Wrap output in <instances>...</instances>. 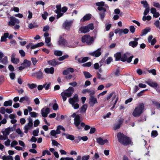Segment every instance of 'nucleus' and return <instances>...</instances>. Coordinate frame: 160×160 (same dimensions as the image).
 I'll return each mask as SVG.
<instances>
[{
  "label": "nucleus",
  "mask_w": 160,
  "mask_h": 160,
  "mask_svg": "<svg viewBox=\"0 0 160 160\" xmlns=\"http://www.w3.org/2000/svg\"><path fill=\"white\" fill-rule=\"evenodd\" d=\"M96 6H98L97 9L100 12L99 13L100 18L102 21L105 15V12L107 11V9L108 8V6L107 4H105L103 2H100L96 3Z\"/></svg>",
  "instance_id": "1"
},
{
  "label": "nucleus",
  "mask_w": 160,
  "mask_h": 160,
  "mask_svg": "<svg viewBox=\"0 0 160 160\" xmlns=\"http://www.w3.org/2000/svg\"><path fill=\"white\" fill-rule=\"evenodd\" d=\"M117 136L118 142L122 144L127 145L130 144L131 141L130 139L123 133L119 132L117 134Z\"/></svg>",
  "instance_id": "2"
},
{
  "label": "nucleus",
  "mask_w": 160,
  "mask_h": 160,
  "mask_svg": "<svg viewBox=\"0 0 160 160\" xmlns=\"http://www.w3.org/2000/svg\"><path fill=\"white\" fill-rule=\"evenodd\" d=\"M144 109V105L143 103H140L135 108L132 113L134 117L139 116L143 112Z\"/></svg>",
  "instance_id": "3"
},
{
  "label": "nucleus",
  "mask_w": 160,
  "mask_h": 160,
  "mask_svg": "<svg viewBox=\"0 0 160 160\" xmlns=\"http://www.w3.org/2000/svg\"><path fill=\"white\" fill-rule=\"evenodd\" d=\"M74 89L72 87H70L65 91L62 92L61 95L64 102L65 101L68 97H71L74 92Z\"/></svg>",
  "instance_id": "4"
},
{
  "label": "nucleus",
  "mask_w": 160,
  "mask_h": 160,
  "mask_svg": "<svg viewBox=\"0 0 160 160\" xmlns=\"http://www.w3.org/2000/svg\"><path fill=\"white\" fill-rule=\"evenodd\" d=\"M79 99L77 94H75L72 98H70L69 99V102L74 109H78L79 107V105L78 103Z\"/></svg>",
  "instance_id": "5"
},
{
  "label": "nucleus",
  "mask_w": 160,
  "mask_h": 160,
  "mask_svg": "<svg viewBox=\"0 0 160 160\" xmlns=\"http://www.w3.org/2000/svg\"><path fill=\"white\" fill-rule=\"evenodd\" d=\"M94 29V26L92 23H90L88 25L79 28V31L82 33H86L89 32L90 30H92Z\"/></svg>",
  "instance_id": "6"
},
{
  "label": "nucleus",
  "mask_w": 160,
  "mask_h": 160,
  "mask_svg": "<svg viewBox=\"0 0 160 160\" xmlns=\"http://www.w3.org/2000/svg\"><path fill=\"white\" fill-rule=\"evenodd\" d=\"M28 122L27 124H26L24 127V132L26 133H27L29 130L33 128V120L32 119L29 118L28 119Z\"/></svg>",
  "instance_id": "7"
},
{
  "label": "nucleus",
  "mask_w": 160,
  "mask_h": 160,
  "mask_svg": "<svg viewBox=\"0 0 160 160\" xmlns=\"http://www.w3.org/2000/svg\"><path fill=\"white\" fill-rule=\"evenodd\" d=\"M72 117L74 118V124L76 127L78 129H80L81 128L79 126L81 121L80 120V117L78 115H77L76 113H74L72 115Z\"/></svg>",
  "instance_id": "8"
},
{
  "label": "nucleus",
  "mask_w": 160,
  "mask_h": 160,
  "mask_svg": "<svg viewBox=\"0 0 160 160\" xmlns=\"http://www.w3.org/2000/svg\"><path fill=\"white\" fill-rule=\"evenodd\" d=\"M94 38L89 35H85L82 37V41L83 42H86L88 45L92 44L94 40Z\"/></svg>",
  "instance_id": "9"
},
{
  "label": "nucleus",
  "mask_w": 160,
  "mask_h": 160,
  "mask_svg": "<svg viewBox=\"0 0 160 160\" xmlns=\"http://www.w3.org/2000/svg\"><path fill=\"white\" fill-rule=\"evenodd\" d=\"M130 53L128 52L125 53L122 55L121 60L123 62L127 61L128 63L130 62L133 56L132 55L130 56Z\"/></svg>",
  "instance_id": "10"
},
{
  "label": "nucleus",
  "mask_w": 160,
  "mask_h": 160,
  "mask_svg": "<svg viewBox=\"0 0 160 160\" xmlns=\"http://www.w3.org/2000/svg\"><path fill=\"white\" fill-rule=\"evenodd\" d=\"M9 19L10 21L8 22V24L10 26H13L16 24H18L20 22L18 19L13 16L10 17Z\"/></svg>",
  "instance_id": "11"
},
{
  "label": "nucleus",
  "mask_w": 160,
  "mask_h": 160,
  "mask_svg": "<svg viewBox=\"0 0 160 160\" xmlns=\"http://www.w3.org/2000/svg\"><path fill=\"white\" fill-rule=\"evenodd\" d=\"M72 20H66L63 23L62 26L64 29L69 30L72 23Z\"/></svg>",
  "instance_id": "12"
},
{
  "label": "nucleus",
  "mask_w": 160,
  "mask_h": 160,
  "mask_svg": "<svg viewBox=\"0 0 160 160\" xmlns=\"http://www.w3.org/2000/svg\"><path fill=\"white\" fill-rule=\"evenodd\" d=\"M98 103L97 99L95 97H89L88 103L90 107H93Z\"/></svg>",
  "instance_id": "13"
},
{
  "label": "nucleus",
  "mask_w": 160,
  "mask_h": 160,
  "mask_svg": "<svg viewBox=\"0 0 160 160\" xmlns=\"http://www.w3.org/2000/svg\"><path fill=\"white\" fill-rule=\"evenodd\" d=\"M50 112V108H48L44 107L41 110L42 116L44 118L47 117Z\"/></svg>",
  "instance_id": "14"
},
{
  "label": "nucleus",
  "mask_w": 160,
  "mask_h": 160,
  "mask_svg": "<svg viewBox=\"0 0 160 160\" xmlns=\"http://www.w3.org/2000/svg\"><path fill=\"white\" fill-rule=\"evenodd\" d=\"M67 43V41L62 38V36H60L58 42V45L61 46H65L66 45Z\"/></svg>",
  "instance_id": "15"
},
{
  "label": "nucleus",
  "mask_w": 160,
  "mask_h": 160,
  "mask_svg": "<svg viewBox=\"0 0 160 160\" xmlns=\"http://www.w3.org/2000/svg\"><path fill=\"white\" fill-rule=\"evenodd\" d=\"M101 48H98L97 50L89 53V54L93 56H95L96 57H99L101 54Z\"/></svg>",
  "instance_id": "16"
},
{
  "label": "nucleus",
  "mask_w": 160,
  "mask_h": 160,
  "mask_svg": "<svg viewBox=\"0 0 160 160\" xmlns=\"http://www.w3.org/2000/svg\"><path fill=\"white\" fill-rule=\"evenodd\" d=\"M96 142L99 144L103 145L105 143H108V141L107 139H103L101 137H99L97 138Z\"/></svg>",
  "instance_id": "17"
},
{
  "label": "nucleus",
  "mask_w": 160,
  "mask_h": 160,
  "mask_svg": "<svg viewBox=\"0 0 160 160\" xmlns=\"http://www.w3.org/2000/svg\"><path fill=\"white\" fill-rule=\"evenodd\" d=\"M139 39V38H135L134 39V41H132L129 42V45L133 47L134 48L136 47L138 44V41Z\"/></svg>",
  "instance_id": "18"
},
{
  "label": "nucleus",
  "mask_w": 160,
  "mask_h": 160,
  "mask_svg": "<svg viewBox=\"0 0 160 160\" xmlns=\"http://www.w3.org/2000/svg\"><path fill=\"white\" fill-rule=\"evenodd\" d=\"M48 63L52 66H55L60 64L61 62L57 61L55 59L48 61Z\"/></svg>",
  "instance_id": "19"
},
{
  "label": "nucleus",
  "mask_w": 160,
  "mask_h": 160,
  "mask_svg": "<svg viewBox=\"0 0 160 160\" xmlns=\"http://www.w3.org/2000/svg\"><path fill=\"white\" fill-rule=\"evenodd\" d=\"M33 74L35 75L37 78L39 79H42L43 78V73L41 70H40L36 72L35 73H34Z\"/></svg>",
  "instance_id": "20"
},
{
  "label": "nucleus",
  "mask_w": 160,
  "mask_h": 160,
  "mask_svg": "<svg viewBox=\"0 0 160 160\" xmlns=\"http://www.w3.org/2000/svg\"><path fill=\"white\" fill-rule=\"evenodd\" d=\"M146 83L151 87L154 88H157L158 86V84L156 82L151 80L148 81Z\"/></svg>",
  "instance_id": "21"
},
{
  "label": "nucleus",
  "mask_w": 160,
  "mask_h": 160,
  "mask_svg": "<svg viewBox=\"0 0 160 160\" xmlns=\"http://www.w3.org/2000/svg\"><path fill=\"white\" fill-rule=\"evenodd\" d=\"M70 45H67L70 48H75L78 46V42L77 41H71L70 42Z\"/></svg>",
  "instance_id": "22"
},
{
  "label": "nucleus",
  "mask_w": 160,
  "mask_h": 160,
  "mask_svg": "<svg viewBox=\"0 0 160 160\" xmlns=\"http://www.w3.org/2000/svg\"><path fill=\"white\" fill-rule=\"evenodd\" d=\"M44 71L47 74H53L54 72V68L53 67L46 68L44 69Z\"/></svg>",
  "instance_id": "23"
},
{
  "label": "nucleus",
  "mask_w": 160,
  "mask_h": 160,
  "mask_svg": "<svg viewBox=\"0 0 160 160\" xmlns=\"http://www.w3.org/2000/svg\"><path fill=\"white\" fill-rule=\"evenodd\" d=\"M31 61L28 60L27 59H25L23 62L21 64V65L24 66L25 68H27L29 67L31 64Z\"/></svg>",
  "instance_id": "24"
},
{
  "label": "nucleus",
  "mask_w": 160,
  "mask_h": 160,
  "mask_svg": "<svg viewBox=\"0 0 160 160\" xmlns=\"http://www.w3.org/2000/svg\"><path fill=\"white\" fill-rule=\"evenodd\" d=\"M123 122V120L122 119H120L118 121V122L117 124H115L114 125L113 127V129L114 130H116L120 128L121 124Z\"/></svg>",
  "instance_id": "25"
},
{
  "label": "nucleus",
  "mask_w": 160,
  "mask_h": 160,
  "mask_svg": "<svg viewBox=\"0 0 160 160\" xmlns=\"http://www.w3.org/2000/svg\"><path fill=\"white\" fill-rule=\"evenodd\" d=\"M150 28L149 27H147L143 30L140 36H142L146 35L147 33L150 31Z\"/></svg>",
  "instance_id": "26"
},
{
  "label": "nucleus",
  "mask_w": 160,
  "mask_h": 160,
  "mask_svg": "<svg viewBox=\"0 0 160 160\" xmlns=\"http://www.w3.org/2000/svg\"><path fill=\"white\" fill-rule=\"evenodd\" d=\"M55 12L57 14V19L62 17L63 14V13H61V9H57V10L55 11Z\"/></svg>",
  "instance_id": "27"
},
{
  "label": "nucleus",
  "mask_w": 160,
  "mask_h": 160,
  "mask_svg": "<svg viewBox=\"0 0 160 160\" xmlns=\"http://www.w3.org/2000/svg\"><path fill=\"white\" fill-rule=\"evenodd\" d=\"M91 17V14H87L84 16L81 20L82 22H84L86 21L89 20Z\"/></svg>",
  "instance_id": "28"
},
{
  "label": "nucleus",
  "mask_w": 160,
  "mask_h": 160,
  "mask_svg": "<svg viewBox=\"0 0 160 160\" xmlns=\"http://www.w3.org/2000/svg\"><path fill=\"white\" fill-rule=\"evenodd\" d=\"M62 135L65 136L67 139H69L71 140H73L74 139V137L72 135L68 134L65 133H62Z\"/></svg>",
  "instance_id": "29"
},
{
  "label": "nucleus",
  "mask_w": 160,
  "mask_h": 160,
  "mask_svg": "<svg viewBox=\"0 0 160 160\" xmlns=\"http://www.w3.org/2000/svg\"><path fill=\"white\" fill-rule=\"evenodd\" d=\"M9 35L8 33H5L1 37V42H5L7 40V38H8Z\"/></svg>",
  "instance_id": "30"
},
{
  "label": "nucleus",
  "mask_w": 160,
  "mask_h": 160,
  "mask_svg": "<svg viewBox=\"0 0 160 160\" xmlns=\"http://www.w3.org/2000/svg\"><path fill=\"white\" fill-rule=\"evenodd\" d=\"M112 98H113V99L112 101V102H114V104H113V106L111 108V109H112L113 108H114L116 104V103H117V101L118 100V97H117L116 96V95H115Z\"/></svg>",
  "instance_id": "31"
},
{
  "label": "nucleus",
  "mask_w": 160,
  "mask_h": 160,
  "mask_svg": "<svg viewBox=\"0 0 160 160\" xmlns=\"http://www.w3.org/2000/svg\"><path fill=\"white\" fill-rule=\"evenodd\" d=\"M10 132V128H8L5 129L4 131L2 132L3 135L4 136H8L9 135Z\"/></svg>",
  "instance_id": "32"
},
{
  "label": "nucleus",
  "mask_w": 160,
  "mask_h": 160,
  "mask_svg": "<svg viewBox=\"0 0 160 160\" xmlns=\"http://www.w3.org/2000/svg\"><path fill=\"white\" fill-rule=\"evenodd\" d=\"M114 57L115 58V61L121 60L122 56L120 52H118L114 54Z\"/></svg>",
  "instance_id": "33"
},
{
  "label": "nucleus",
  "mask_w": 160,
  "mask_h": 160,
  "mask_svg": "<svg viewBox=\"0 0 160 160\" xmlns=\"http://www.w3.org/2000/svg\"><path fill=\"white\" fill-rule=\"evenodd\" d=\"M2 158L3 160H13V157L10 155H4L2 157Z\"/></svg>",
  "instance_id": "34"
},
{
  "label": "nucleus",
  "mask_w": 160,
  "mask_h": 160,
  "mask_svg": "<svg viewBox=\"0 0 160 160\" xmlns=\"http://www.w3.org/2000/svg\"><path fill=\"white\" fill-rule=\"evenodd\" d=\"M87 108V104H84L80 108V112L83 113H85Z\"/></svg>",
  "instance_id": "35"
},
{
  "label": "nucleus",
  "mask_w": 160,
  "mask_h": 160,
  "mask_svg": "<svg viewBox=\"0 0 160 160\" xmlns=\"http://www.w3.org/2000/svg\"><path fill=\"white\" fill-rule=\"evenodd\" d=\"M26 101L27 102H29V98L27 96H25L21 98L19 101L20 102H22L24 101Z\"/></svg>",
  "instance_id": "36"
},
{
  "label": "nucleus",
  "mask_w": 160,
  "mask_h": 160,
  "mask_svg": "<svg viewBox=\"0 0 160 160\" xmlns=\"http://www.w3.org/2000/svg\"><path fill=\"white\" fill-rule=\"evenodd\" d=\"M12 100H10L8 101H5L3 103V105L5 107L11 106H12Z\"/></svg>",
  "instance_id": "37"
},
{
  "label": "nucleus",
  "mask_w": 160,
  "mask_h": 160,
  "mask_svg": "<svg viewBox=\"0 0 160 160\" xmlns=\"http://www.w3.org/2000/svg\"><path fill=\"white\" fill-rule=\"evenodd\" d=\"M0 62L3 64L6 65L8 63V58L7 56H5L3 58L1 59L0 61Z\"/></svg>",
  "instance_id": "38"
},
{
  "label": "nucleus",
  "mask_w": 160,
  "mask_h": 160,
  "mask_svg": "<svg viewBox=\"0 0 160 160\" xmlns=\"http://www.w3.org/2000/svg\"><path fill=\"white\" fill-rule=\"evenodd\" d=\"M51 41V38L50 37H46L45 38V42L47 43V45L48 46H51V43H50Z\"/></svg>",
  "instance_id": "39"
},
{
  "label": "nucleus",
  "mask_w": 160,
  "mask_h": 160,
  "mask_svg": "<svg viewBox=\"0 0 160 160\" xmlns=\"http://www.w3.org/2000/svg\"><path fill=\"white\" fill-rule=\"evenodd\" d=\"M142 4L143 5V7L145 8H150L149 4H148L147 2L146 1H142L141 2Z\"/></svg>",
  "instance_id": "40"
},
{
  "label": "nucleus",
  "mask_w": 160,
  "mask_h": 160,
  "mask_svg": "<svg viewBox=\"0 0 160 160\" xmlns=\"http://www.w3.org/2000/svg\"><path fill=\"white\" fill-rule=\"evenodd\" d=\"M54 54L57 56L60 57L63 54L62 51L59 50H55L54 52Z\"/></svg>",
  "instance_id": "41"
},
{
  "label": "nucleus",
  "mask_w": 160,
  "mask_h": 160,
  "mask_svg": "<svg viewBox=\"0 0 160 160\" xmlns=\"http://www.w3.org/2000/svg\"><path fill=\"white\" fill-rule=\"evenodd\" d=\"M11 60L12 63L15 64H18L19 62V60L18 58H11Z\"/></svg>",
  "instance_id": "42"
},
{
  "label": "nucleus",
  "mask_w": 160,
  "mask_h": 160,
  "mask_svg": "<svg viewBox=\"0 0 160 160\" xmlns=\"http://www.w3.org/2000/svg\"><path fill=\"white\" fill-rule=\"evenodd\" d=\"M83 74L85 77L87 78H90L92 77V76L87 71H84Z\"/></svg>",
  "instance_id": "43"
},
{
  "label": "nucleus",
  "mask_w": 160,
  "mask_h": 160,
  "mask_svg": "<svg viewBox=\"0 0 160 160\" xmlns=\"http://www.w3.org/2000/svg\"><path fill=\"white\" fill-rule=\"evenodd\" d=\"M38 27V25H37L35 22L33 23H30L28 25V27L30 29H32L36 27Z\"/></svg>",
  "instance_id": "44"
},
{
  "label": "nucleus",
  "mask_w": 160,
  "mask_h": 160,
  "mask_svg": "<svg viewBox=\"0 0 160 160\" xmlns=\"http://www.w3.org/2000/svg\"><path fill=\"white\" fill-rule=\"evenodd\" d=\"M27 86L30 89H31L36 88L37 86V84H36L34 83H28L27 84Z\"/></svg>",
  "instance_id": "45"
},
{
  "label": "nucleus",
  "mask_w": 160,
  "mask_h": 160,
  "mask_svg": "<svg viewBox=\"0 0 160 160\" xmlns=\"http://www.w3.org/2000/svg\"><path fill=\"white\" fill-rule=\"evenodd\" d=\"M16 132L19 135H20L21 137H23L24 133L22 132V131L20 130V128H18L16 130Z\"/></svg>",
  "instance_id": "46"
},
{
  "label": "nucleus",
  "mask_w": 160,
  "mask_h": 160,
  "mask_svg": "<svg viewBox=\"0 0 160 160\" xmlns=\"http://www.w3.org/2000/svg\"><path fill=\"white\" fill-rule=\"evenodd\" d=\"M46 154H47L48 155H51V153L50 152V151L48 150H44L42 151V156H44Z\"/></svg>",
  "instance_id": "47"
},
{
  "label": "nucleus",
  "mask_w": 160,
  "mask_h": 160,
  "mask_svg": "<svg viewBox=\"0 0 160 160\" xmlns=\"http://www.w3.org/2000/svg\"><path fill=\"white\" fill-rule=\"evenodd\" d=\"M154 24L156 27L160 30V22L158 20L155 21L154 23Z\"/></svg>",
  "instance_id": "48"
},
{
  "label": "nucleus",
  "mask_w": 160,
  "mask_h": 160,
  "mask_svg": "<svg viewBox=\"0 0 160 160\" xmlns=\"http://www.w3.org/2000/svg\"><path fill=\"white\" fill-rule=\"evenodd\" d=\"M89 155H83L81 157V160H88L90 158Z\"/></svg>",
  "instance_id": "49"
},
{
  "label": "nucleus",
  "mask_w": 160,
  "mask_h": 160,
  "mask_svg": "<svg viewBox=\"0 0 160 160\" xmlns=\"http://www.w3.org/2000/svg\"><path fill=\"white\" fill-rule=\"evenodd\" d=\"M158 135V132L157 131H152L151 132V136L153 138H155Z\"/></svg>",
  "instance_id": "50"
},
{
  "label": "nucleus",
  "mask_w": 160,
  "mask_h": 160,
  "mask_svg": "<svg viewBox=\"0 0 160 160\" xmlns=\"http://www.w3.org/2000/svg\"><path fill=\"white\" fill-rule=\"evenodd\" d=\"M50 84L51 83L50 82L48 83L47 82L43 85V87L45 88V90H47L49 89Z\"/></svg>",
  "instance_id": "51"
},
{
  "label": "nucleus",
  "mask_w": 160,
  "mask_h": 160,
  "mask_svg": "<svg viewBox=\"0 0 160 160\" xmlns=\"http://www.w3.org/2000/svg\"><path fill=\"white\" fill-rule=\"evenodd\" d=\"M48 15V14L47 12H44V13L42 14V16L43 19L46 20Z\"/></svg>",
  "instance_id": "52"
},
{
  "label": "nucleus",
  "mask_w": 160,
  "mask_h": 160,
  "mask_svg": "<svg viewBox=\"0 0 160 160\" xmlns=\"http://www.w3.org/2000/svg\"><path fill=\"white\" fill-rule=\"evenodd\" d=\"M9 76L11 79L12 80H13L15 79V74L14 72H11L9 74Z\"/></svg>",
  "instance_id": "53"
},
{
  "label": "nucleus",
  "mask_w": 160,
  "mask_h": 160,
  "mask_svg": "<svg viewBox=\"0 0 160 160\" xmlns=\"http://www.w3.org/2000/svg\"><path fill=\"white\" fill-rule=\"evenodd\" d=\"M6 109L4 107H1L0 108V112L2 114H4L6 112Z\"/></svg>",
  "instance_id": "54"
},
{
  "label": "nucleus",
  "mask_w": 160,
  "mask_h": 160,
  "mask_svg": "<svg viewBox=\"0 0 160 160\" xmlns=\"http://www.w3.org/2000/svg\"><path fill=\"white\" fill-rule=\"evenodd\" d=\"M31 61L32 63L34 65H35L38 62V60L35 58H31Z\"/></svg>",
  "instance_id": "55"
},
{
  "label": "nucleus",
  "mask_w": 160,
  "mask_h": 160,
  "mask_svg": "<svg viewBox=\"0 0 160 160\" xmlns=\"http://www.w3.org/2000/svg\"><path fill=\"white\" fill-rule=\"evenodd\" d=\"M58 108V104L55 103L52 106V109L53 110L56 111L57 110Z\"/></svg>",
  "instance_id": "56"
},
{
  "label": "nucleus",
  "mask_w": 160,
  "mask_h": 160,
  "mask_svg": "<svg viewBox=\"0 0 160 160\" xmlns=\"http://www.w3.org/2000/svg\"><path fill=\"white\" fill-rule=\"evenodd\" d=\"M18 144V142L17 141L14 140L12 141L11 144V146L12 147H14L15 146L17 145Z\"/></svg>",
  "instance_id": "57"
},
{
  "label": "nucleus",
  "mask_w": 160,
  "mask_h": 160,
  "mask_svg": "<svg viewBox=\"0 0 160 160\" xmlns=\"http://www.w3.org/2000/svg\"><path fill=\"white\" fill-rule=\"evenodd\" d=\"M19 52L21 57H24L25 56V53L23 50H19Z\"/></svg>",
  "instance_id": "58"
},
{
  "label": "nucleus",
  "mask_w": 160,
  "mask_h": 160,
  "mask_svg": "<svg viewBox=\"0 0 160 160\" xmlns=\"http://www.w3.org/2000/svg\"><path fill=\"white\" fill-rule=\"evenodd\" d=\"M50 134L52 136H54L55 138L57 137L56 136L57 133L55 132V130H51L50 132Z\"/></svg>",
  "instance_id": "59"
},
{
  "label": "nucleus",
  "mask_w": 160,
  "mask_h": 160,
  "mask_svg": "<svg viewBox=\"0 0 160 160\" xmlns=\"http://www.w3.org/2000/svg\"><path fill=\"white\" fill-rule=\"evenodd\" d=\"M7 140L4 142V144L6 146H9L10 145L11 141L8 138Z\"/></svg>",
  "instance_id": "60"
},
{
  "label": "nucleus",
  "mask_w": 160,
  "mask_h": 160,
  "mask_svg": "<svg viewBox=\"0 0 160 160\" xmlns=\"http://www.w3.org/2000/svg\"><path fill=\"white\" fill-rule=\"evenodd\" d=\"M38 132H39L38 129L34 130L33 131L32 134L34 136H37L38 135Z\"/></svg>",
  "instance_id": "61"
},
{
  "label": "nucleus",
  "mask_w": 160,
  "mask_h": 160,
  "mask_svg": "<svg viewBox=\"0 0 160 160\" xmlns=\"http://www.w3.org/2000/svg\"><path fill=\"white\" fill-rule=\"evenodd\" d=\"M30 116L32 117L36 118L37 116V114L35 112H31L29 113Z\"/></svg>",
  "instance_id": "62"
},
{
  "label": "nucleus",
  "mask_w": 160,
  "mask_h": 160,
  "mask_svg": "<svg viewBox=\"0 0 160 160\" xmlns=\"http://www.w3.org/2000/svg\"><path fill=\"white\" fill-rule=\"evenodd\" d=\"M78 138L79 140H82L83 141H86L88 139V138L86 136H85L82 137H79Z\"/></svg>",
  "instance_id": "63"
},
{
  "label": "nucleus",
  "mask_w": 160,
  "mask_h": 160,
  "mask_svg": "<svg viewBox=\"0 0 160 160\" xmlns=\"http://www.w3.org/2000/svg\"><path fill=\"white\" fill-rule=\"evenodd\" d=\"M153 5L156 8H160V4L158 2H153Z\"/></svg>",
  "instance_id": "64"
}]
</instances>
